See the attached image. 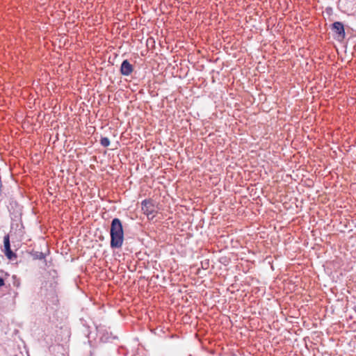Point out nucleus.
<instances>
[{"label":"nucleus","mask_w":356,"mask_h":356,"mask_svg":"<svg viewBox=\"0 0 356 356\" xmlns=\"http://www.w3.org/2000/svg\"><path fill=\"white\" fill-rule=\"evenodd\" d=\"M295 204H296V212L298 213V208L299 206L296 204V202H295Z\"/></svg>","instance_id":"2eb2a0df"},{"label":"nucleus","mask_w":356,"mask_h":356,"mask_svg":"<svg viewBox=\"0 0 356 356\" xmlns=\"http://www.w3.org/2000/svg\"><path fill=\"white\" fill-rule=\"evenodd\" d=\"M291 334L292 332H293L296 334H298V332H302V329L298 325V323L297 321H291Z\"/></svg>","instance_id":"6e6552de"},{"label":"nucleus","mask_w":356,"mask_h":356,"mask_svg":"<svg viewBox=\"0 0 356 356\" xmlns=\"http://www.w3.org/2000/svg\"><path fill=\"white\" fill-rule=\"evenodd\" d=\"M291 318H295V319H297L298 317L295 316H291Z\"/></svg>","instance_id":"f3484780"},{"label":"nucleus","mask_w":356,"mask_h":356,"mask_svg":"<svg viewBox=\"0 0 356 356\" xmlns=\"http://www.w3.org/2000/svg\"><path fill=\"white\" fill-rule=\"evenodd\" d=\"M149 204H150V202L147 200H145L142 202V205H143L142 209L144 211V212L145 213H147V215L152 214L154 212L153 209H149V207L148 206Z\"/></svg>","instance_id":"0eeeda50"},{"label":"nucleus","mask_w":356,"mask_h":356,"mask_svg":"<svg viewBox=\"0 0 356 356\" xmlns=\"http://www.w3.org/2000/svg\"><path fill=\"white\" fill-rule=\"evenodd\" d=\"M291 272L295 271L296 273L300 272V269L302 268V267L300 266V264L296 262V259L292 258L291 257Z\"/></svg>","instance_id":"39448f33"},{"label":"nucleus","mask_w":356,"mask_h":356,"mask_svg":"<svg viewBox=\"0 0 356 356\" xmlns=\"http://www.w3.org/2000/svg\"><path fill=\"white\" fill-rule=\"evenodd\" d=\"M355 312H356V307H355Z\"/></svg>","instance_id":"412c9836"},{"label":"nucleus","mask_w":356,"mask_h":356,"mask_svg":"<svg viewBox=\"0 0 356 356\" xmlns=\"http://www.w3.org/2000/svg\"><path fill=\"white\" fill-rule=\"evenodd\" d=\"M293 356H297V354H296V353H295V354L293 355Z\"/></svg>","instance_id":"aec40b11"},{"label":"nucleus","mask_w":356,"mask_h":356,"mask_svg":"<svg viewBox=\"0 0 356 356\" xmlns=\"http://www.w3.org/2000/svg\"><path fill=\"white\" fill-rule=\"evenodd\" d=\"M301 221V219L298 217L296 218H293L291 220V224L292 222H293V225H296V224H299L300 222Z\"/></svg>","instance_id":"f8f14e48"},{"label":"nucleus","mask_w":356,"mask_h":356,"mask_svg":"<svg viewBox=\"0 0 356 356\" xmlns=\"http://www.w3.org/2000/svg\"><path fill=\"white\" fill-rule=\"evenodd\" d=\"M134 70L133 65L128 60L122 61L120 67V72L124 76H129Z\"/></svg>","instance_id":"20e7f679"},{"label":"nucleus","mask_w":356,"mask_h":356,"mask_svg":"<svg viewBox=\"0 0 356 356\" xmlns=\"http://www.w3.org/2000/svg\"><path fill=\"white\" fill-rule=\"evenodd\" d=\"M299 90H302V86L298 85V87L291 85V95L293 94V96L295 97L299 93Z\"/></svg>","instance_id":"9d476101"},{"label":"nucleus","mask_w":356,"mask_h":356,"mask_svg":"<svg viewBox=\"0 0 356 356\" xmlns=\"http://www.w3.org/2000/svg\"><path fill=\"white\" fill-rule=\"evenodd\" d=\"M100 144L103 147H108L110 145V140L107 137H101Z\"/></svg>","instance_id":"9b49d317"},{"label":"nucleus","mask_w":356,"mask_h":356,"mask_svg":"<svg viewBox=\"0 0 356 356\" xmlns=\"http://www.w3.org/2000/svg\"><path fill=\"white\" fill-rule=\"evenodd\" d=\"M291 154H293L291 156H296V154L295 153H293L291 151Z\"/></svg>","instance_id":"a211bd4d"},{"label":"nucleus","mask_w":356,"mask_h":356,"mask_svg":"<svg viewBox=\"0 0 356 356\" xmlns=\"http://www.w3.org/2000/svg\"><path fill=\"white\" fill-rule=\"evenodd\" d=\"M111 248H120L124 241L122 224L119 218L112 220L110 229Z\"/></svg>","instance_id":"f257e3e1"},{"label":"nucleus","mask_w":356,"mask_h":356,"mask_svg":"<svg viewBox=\"0 0 356 356\" xmlns=\"http://www.w3.org/2000/svg\"><path fill=\"white\" fill-rule=\"evenodd\" d=\"M5 285L4 280L2 277H0V287Z\"/></svg>","instance_id":"4468645a"},{"label":"nucleus","mask_w":356,"mask_h":356,"mask_svg":"<svg viewBox=\"0 0 356 356\" xmlns=\"http://www.w3.org/2000/svg\"><path fill=\"white\" fill-rule=\"evenodd\" d=\"M57 286V282L56 281H54L53 283H51V286L52 287L53 290L54 291H56V287Z\"/></svg>","instance_id":"ddd939ff"},{"label":"nucleus","mask_w":356,"mask_h":356,"mask_svg":"<svg viewBox=\"0 0 356 356\" xmlns=\"http://www.w3.org/2000/svg\"><path fill=\"white\" fill-rule=\"evenodd\" d=\"M294 341H298V339L297 338L294 339Z\"/></svg>","instance_id":"6ab92c4d"},{"label":"nucleus","mask_w":356,"mask_h":356,"mask_svg":"<svg viewBox=\"0 0 356 356\" xmlns=\"http://www.w3.org/2000/svg\"><path fill=\"white\" fill-rule=\"evenodd\" d=\"M300 280V275L296 274L295 275H291V284H294L293 291L298 289V283Z\"/></svg>","instance_id":"423d86ee"},{"label":"nucleus","mask_w":356,"mask_h":356,"mask_svg":"<svg viewBox=\"0 0 356 356\" xmlns=\"http://www.w3.org/2000/svg\"><path fill=\"white\" fill-rule=\"evenodd\" d=\"M3 247L4 254L10 260H13L17 257V255L10 249V243L9 235H6L3 237Z\"/></svg>","instance_id":"7ed1b4c3"},{"label":"nucleus","mask_w":356,"mask_h":356,"mask_svg":"<svg viewBox=\"0 0 356 356\" xmlns=\"http://www.w3.org/2000/svg\"><path fill=\"white\" fill-rule=\"evenodd\" d=\"M33 259H44L45 258V254L42 252H33L31 253Z\"/></svg>","instance_id":"1a4fd4ad"},{"label":"nucleus","mask_w":356,"mask_h":356,"mask_svg":"<svg viewBox=\"0 0 356 356\" xmlns=\"http://www.w3.org/2000/svg\"><path fill=\"white\" fill-rule=\"evenodd\" d=\"M292 231H293V230H291V232ZM290 236H291V238H292L293 239H294V237H293V236H292V234H291V233L290 234Z\"/></svg>","instance_id":"dca6fc26"},{"label":"nucleus","mask_w":356,"mask_h":356,"mask_svg":"<svg viewBox=\"0 0 356 356\" xmlns=\"http://www.w3.org/2000/svg\"><path fill=\"white\" fill-rule=\"evenodd\" d=\"M331 30L337 35L338 39H344L346 36L344 26L341 22H335L331 24Z\"/></svg>","instance_id":"f03ea898"}]
</instances>
